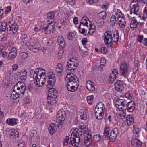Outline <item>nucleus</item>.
Wrapping results in <instances>:
<instances>
[{
  "label": "nucleus",
  "mask_w": 147,
  "mask_h": 147,
  "mask_svg": "<svg viewBox=\"0 0 147 147\" xmlns=\"http://www.w3.org/2000/svg\"><path fill=\"white\" fill-rule=\"evenodd\" d=\"M46 75L45 71L42 68L36 69L34 74V81L36 85L42 87L46 81Z\"/></svg>",
  "instance_id": "1"
},
{
  "label": "nucleus",
  "mask_w": 147,
  "mask_h": 147,
  "mask_svg": "<svg viewBox=\"0 0 147 147\" xmlns=\"http://www.w3.org/2000/svg\"><path fill=\"white\" fill-rule=\"evenodd\" d=\"M116 107L119 110H121L124 108L125 111L128 112H132L135 109V103L134 101H131L129 102L122 100H117L116 103Z\"/></svg>",
  "instance_id": "2"
},
{
  "label": "nucleus",
  "mask_w": 147,
  "mask_h": 147,
  "mask_svg": "<svg viewBox=\"0 0 147 147\" xmlns=\"http://www.w3.org/2000/svg\"><path fill=\"white\" fill-rule=\"evenodd\" d=\"M81 24L84 26H86L89 29L88 34L90 35H92L95 32L96 27L94 23H92L87 17L84 16L82 17L81 20Z\"/></svg>",
  "instance_id": "3"
},
{
  "label": "nucleus",
  "mask_w": 147,
  "mask_h": 147,
  "mask_svg": "<svg viewBox=\"0 0 147 147\" xmlns=\"http://www.w3.org/2000/svg\"><path fill=\"white\" fill-rule=\"evenodd\" d=\"M8 24L9 25V26L7 28L8 33L11 34L16 33L18 29L17 25L12 18L11 17L9 18Z\"/></svg>",
  "instance_id": "4"
},
{
  "label": "nucleus",
  "mask_w": 147,
  "mask_h": 147,
  "mask_svg": "<svg viewBox=\"0 0 147 147\" xmlns=\"http://www.w3.org/2000/svg\"><path fill=\"white\" fill-rule=\"evenodd\" d=\"M32 40H31V42H32L30 45V42L28 41V40L24 44L27 46L30 45L29 47V49L32 52L36 53L39 51L40 44L36 39L34 42H32Z\"/></svg>",
  "instance_id": "5"
},
{
  "label": "nucleus",
  "mask_w": 147,
  "mask_h": 147,
  "mask_svg": "<svg viewBox=\"0 0 147 147\" xmlns=\"http://www.w3.org/2000/svg\"><path fill=\"white\" fill-rule=\"evenodd\" d=\"M25 84L22 82H18L13 86V90L22 96L25 91Z\"/></svg>",
  "instance_id": "6"
},
{
  "label": "nucleus",
  "mask_w": 147,
  "mask_h": 147,
  "mask_svg": "<svg viewBox=\"0 0 147 147\" xmlns=\"http://www.w3.org/2000/svg\"><path fill=\"white\" fill-rule=\"evenodd\" d=\"M116 11L115 15H116L117 18L118 20V24L119 26L121 28H124L126 25V22L125 19L121 13L120 10H115Z\"/></svg>",
  "instance_id": "7"
},
{
  "label": "nucleus",
  "mask_w": 147,
  "mask_h": 147,
  "mask_svg": "<svg viewBox=\"0 0 147 147\" xmlns=\"http://www.w3.org/2000/svg\"><path fill=\"white\" fill-rule=\"evenodd\" d=\"M56 23L54 22H50L48 23L47 26H44L43 29L46 34H49L53 32L55 28L57 26Z\"/></svg>",
  "instance_id": "8"
},
{
  "label": "nucleus",
  "mask_w": 147,
  "mask_h": 147,
  "mask_svg": "<svg viewBox=\"0 0 147 147\" xmlns=\"http://www.w3.org/2000/svg\"><path fill=\"white\" fill-rule=\"evenodd\" d=\"M78 60L75 58L70 59L69 62H67V70L71 72L74 71L78 65Z\"/></svg>",
  "instance_id": "9"
},
{
  "label": "nucleus",
  "mask_w": 147,
  "mask_h": 147,
  "mask_svg": "<svg viewBox=\"0 0 147 147\" xmlns=\"http://www.w3.org/2000/svg\"><path fill=\"white\" fill-rule=\"evenodd\" d=\"M104 41L105 44L110 46L113 44L112 42V32L110 31H107L104 34Z\"/></svg>",
  "instance_id": "10"
},
{
  "label": "nucleus",
  "mask_w": 147,
  "mask_h": 147,
  "mask_svg": "<svg viewBox=\"0 0 147 147\" xmlns=\"http://www.w3.org/2000/svg\"><path fill=\"white\" fill-rule=\"evenodd\" d=\"M69 72L67 74L65 78L66 80L70 84L78 85L79 81L78 78L75 75H71Z\"/></svg>",
  "instance_id": "11"
},
{
  "label": "nucleus",
  "mask_w": 147,
  "mask_h": 147,
  "mask_svg": "<svg viewBox=\"0 0 147 147\" xmlns=\"http://www.w3.org/2000/svg\"><path fill=\"white\" fill-rule=\"evenodd\" d=\"M66 117V113L63 109L59 110L57 112V117L60 124H62V122L64 121Z\"/></svg>",
  "instance_id": "12"
},
{
  "label": "nucleus",
  "mask_w": 147,
  "mask_h": 147,
  "mask_svg": "<svg viewBox=\"0 0 147 147\" xmlns=\"http://www.w3.org/2000/svg\"><path fill=\"white\" fill-rule=\"evenodd\" d=\"M120 68L121 73L123 75H125L128 72L129 67L125 62H123L120 65Z\"/></svg>",
  "instance_id": "13"
},
{
  "label": "nucleus",
  "mask_w": 147,
  "mask_h": 147,
  "mask_svg": "<svg viewBox=\"0 0 147 147\" xmlns=\"http://www.w3.org/2000/svg\"><path fill=\"white\" fill-rule=\"evenodd\" d=\"M119 134L118 129L117 128L113 129L110 132V135L109 138L111 142H113Z\"/></svg>",
  "instance_id": "14"
},
{
  "label": "nucleus",
  "mask_w": 147,
  "mask_h": 147,
  "mask_svg": "<svg viewBox=\"0 0 147 147\" xmlns=\"http://www.w3.org/2000/svg\"><path fill=\"white\" fill-rule=\"evenodd\" d=\"M17 75L22 81H24L27 78V72L25 69L20 71L17 74Z\"/></svg>",
  "instance_id": "15"
},
{
  "label": "nucleus",
  "mask_w": 147,
  "mask_h": 147,
  "mask_svg": "<svg viewBox=\"0 0 147 147\" xmlns=\"http://www.w3.org/2000/svg\"><path fill=\"white\" fill-rule=\"evenodd\" d=\"M78 85L70 84L67 83L66 85V87L67 90L69 91L74 92L76 91L78 88Z\"/></svg>",
  "instance_id": "16"
},
{
  "label": "nucleus",
  "mask_w": 147,
  "mask_h": 147,
  "mask_svg": "<svg viewBox=\"0 0 147 147\" xmlns=\"http://www.w3.org/2000/svg\"><path fill=\"white\" fill-rule=\"evenodd\" d=\"M118 74V71L116 69H114L110 74L109 78V82L111 83L115 79Z\"/></svg>",
  "instance_id": "17"
},
{
  "label": "nucleus",
  "mask_w": 147,
  "mask_h": 147,
  "mask_svg": "<svg viewBox=\"0 0 147 147\" xmlns=\"http://www.w3.org/2000/svg\"><path fill=\"white\" fill-rule=\"evenodd\" d=\"M56 71L59 76H61L63 74V68L62 63H59L57 64L56 67Z\"/></svg>",
  "instance_id": "18"
},
{
  "label": "nucleus",
  "mask_w": 147,
  "mask_h": 147,
  "mask_svg": "<svg viewBox=\"0 0 147 147\" xmlns=\"http://www.w3.org/2000/svg\"><path fill=\"white\" fill-rule=\"evenodd\" d=\"M17 50L15 48H12L11 49V51L8 55V59H13L17 55Z\"/></svg>",
  "instance_id": "19"
},
{
  "label": "nucleus",
  "mask_w": 147,
  "mask_h": 147,
  "mask_svg": "<svg viewBox=\"0 0 147 147\" xmlns=\"http://www.w3.org/2000/svg\"><path fill=\"white\" fill-rule=\"evenodd\" d=\"M9 136L12 138H16L19 136V132L17 130L14 129H11L9 131Z\"/></svg>",
  "instance_id": "20"
},
{
  "label": "nucleus",
  "mask_w": 147,
  "mask_h": 147,
  "mask_svg": "<svg viewBox=\"0 0 147 147\" xmlns=\"http://www.w3.org/2000/svg\"><path fill=\"white\" fill-rule=\"evenodd\" d=\"M115 88L117 91H121L123 89L122 82L120 80H117L114 84Z\"/></svg>",
  "instance_id": "21"
},
{
  "label": "nucleus",
  "mask_w": 147,
  "mask_h": 147,
  "mask_svg": "<svg viewBox=\"0 0 147 147\" xmlns=\"http://www.w3.org/2000/svg\"><path fill=\"white\" fill-rule=\"evenodd\" d=\"M57 97L54 96H48L47 98V101L48 104L51 105L55 104L57 102Z\"/></svg>",
  "instance_id": "22"
},
{
  "label": "nucleus",
  "mask_w": 147,
  "mask_h": 147,
  "mask_svg": "<svg viewBox=\"0 0 147 147\" xmlns=\"http://www.w3.org/2000/svg\"><path fill=\"white\" fill-rule=\"evenodd\" d=\"M18 120L16 118H8L6 120V122L9 125L14 126L16 125Z\"/></svg>",
  "instance_id": "23"
},
{
  "label": "nucleus",
  "mask_w": 147,
  "mask_h": 147,
  "mask_svg": "<svg viewBox=\"0 0 147 147\" xmlns=\"http://www.w3.org/2000/svg\"><path fill=\"white\" fill-rule=\"evenodd\" d=\"M86 85L87 89L89 91H93L95 89L94 83L90 80H89L87 81Z\"/></svg>",
  "instance_id": "24"
},
{
  "label": "nucleus",
  "mask_w": 147,
  "mask_h": 147,
  "mask_svg": "<svg viewBox=\"0 0 147 147\" xmlns=\"http://www.w3.org/2000/svg\"><path fill=\"white\" fill-rule=\"evenodd\" d=\"M132 145L134 147H141V142L138 140L134 138L131 141Z\"/></svg>",
  "instance_id": "25"
},
{
  "label": "nucleus",
  "mask_w": 147,
  "mask_h": 147,
  "mask_svg": "<svg viewBox=\"0 0 147 147\" xmlns=\"http://www.w3.org/2000/svg\"><path fill=\"white\" fill-rule=\"evenodd\" d=\"M84 139V143L86 146H88L91 145L92 140L91 136L90 134L86 136Z\"/></svg>",
  "instance_id": "26"
},
{
  "label": "nucleus",
  "mask_w": 147,
  "mask_h": 147,
  "mask_svg": "<svg viewBox=\"0 0 147 147\" xmlns=\"http://www.w3.org/2000/svg\"><path fill=\"white\" fill-rule=\"evenodd\" d=\"M104 105L102 102H100L96 105L95 108V111H104Z\"/></svg>",
  "instance_id": "27"
},
{
  "label": "nucleus",
  "mask_w": 147,
  "mask_h": 147,
  "mask_svg": "<svg viewBox=\"0 0 147 147\" xmlns=\"http://www.w3.org/2000/svg\"><path fill=\"white\" fill-rule=\"evenodd\" d=\"M109 128L107 126H105V127L104 131L103 138L105 140H108L109 139Z\"/></svg>",
  "instance_id": "28"
},
{
  "label": "nucleus",
  "mask_w": 147,
  "mask_h": 147,
  "mask_svg": "<svg viewBox=\"0 0 147 147\" xmlns=\"http://www.w3.org/2000/svg\"><path fill=\"white\" fill-rule=\"evenodd\" d=\"M58 44L60 47L64 48L65 46V42L63 38L61 36H59L57 38Z\"/></svg>",
  "instance_id": "29"
},
{
  "label": "nucleus",
  "mask_w": 147,
  "mask_h": 147,
  "mask_svg": "<svg viewBox=\"0 0 147 147\" xmlns=\"http://www.w3.org/2000/svg\"><path fill=\"white\" fill-rule=\"evenodd\" d=\"M139 22L137 21L136 19L132 20L130 23L131 28L133 30L136 28L137 25Z\"/></svg>",
  "instance_id": "30"
},
{
  "label": "nucleus",
  "mask_w": 147,
  "mask_h": 147,
  "mask_svg": "<svg viewBox=\"0 0 147 147\" xmlns=\"http://www.w3.org/2000/svg\"><path fill=\"white\" fill-rule=\"evenodd\" d=\"M118 109V110L117 109V111L118 112V114L120 116V118L121 119L124 118L126 116V114L125 113V111L124 110V108H122L121 110H119Z\"/></svg>",
  "instance_id": "31"
},
{
  "label": "nucleus",
  "mask_w": 147,
  "mask_h": 147,
  "mask_svg": "<svg viewBox=\"0 0 147 147\" xmlns=\"http://www.w3.org/2000/svg\"><path fill=\"white\" fill-rule=\"evenodd\" d=\"M95 115L96 119L98 120H100L103 117L104 113V111H95Z\"/></svg>",
  "instance_id": "32"
},
{
  "label": "nucleus",
  "mask_w": 147,
  "mask_h": 147,
  "mask_svg": "<svg viewBox=\"0 0 147 147\" xmlns=\"http://www.w3.org/2000/svg\"><path fill=\"white\" fill-rule=\"evenodd\" d=\"M112 42H117L118 41L119 39L118 32L117 31H115L112 33Z\"/></svg>",
  "instance_id": "33"
},
{
  "label": "nucleus",
  "mask_w": 147,
  "mask_h": 147,
  "mask_svg": "<svg viewBox=\"0 0 147 147\" xmlns=\"http://www.w3.org/2000/svg\"><path fill=\"white\" fill-rule=\"evenodd\" d=\"M48 79L49 80L47 81V83L46 84V87L47 88H51L53 87L55 84V82H56V80H54L53 82V79Z\"/></svg>",
  "instance_id": "34"
},
{
  "label": "nucleus",
  "mask_w": 147,
  "mask_h": 147,
  "mask_svg": "<svg viewBox=\"0 0 147 147\" xmlns=\"http://www.w3.org/2000/svg\"><path fill=\"white\" fill-rule=\"evenodd\" d=\"M106 61V60L104 58L102 57L101 58L100 62V65L98 67V69L100 71H102V68L105 66Z\"/></svg>",
  "instance_id": "35"
},
{
  "label": "nucleus",
  "mask_w": 147,
  "mask_h": 147,
  "mask_svg": "<svg viewBox=\"0 0 147 147\" xmlns=\"http://www.w3.org/2000/svg\"><path fill=\"white\" fill-rule=\"evenodd\" d=\"M80 118L81 119L86 120L87 118L86 111L85 109L81 110L80 113Z\"/></svg>",
  "instance_id": "36"
},
{
  "label": "nucleus",
  "mask_w": 147,
  "mask_h": 147,
  "mask_svg": "<svg viewBox=\"0 0 147 147\" xmlns=\"http://www.w3.org/2000/svg\"><path fill=\"white\" fill-rule=\"evenodd\" d=\"M49 89V94L48 96H54L55 97L57 96V91L55 89L53 88H48Z\"/></svg>",
  "instance_id": "37"
},
{
  "label": "nucleus",
  "mask_w": 147,
  "mask_h": 147,
  "mask_svg": "<svg viewBox=\"0 0 147 147\" xmlns=\"http://www.w3.org/2000/svg\"><path fill=\"white\" fill-rule=\"evenodd\" d=\"M21 95L17 92L13 90V91L11 92L10 96V98L11 99H16L19 97Z\"/></svg>",
  "instance_id": "38"
},
{
  "label": "nucleus",
  "mask_w": 147,
  "mask_h": 147,
  "mask_svg": "<svg viewBox=\"0 0 147 147\" xmlns=\"http://www.w3.org/2000/svg\"><path fill=\"white\" fill-rule=\"evenodd\" d=\"M49 131L50 135H52L55 131V125L53 123H51L49 127Z\"/></svg>",
  "instance_id": "39"
},
{
  "label": "nucleus",
  "mask_w": 147,
  "mask_h": 147,
  "mask_svg": "<svg viewBox=\"0 0 147 147\" xmlns=\"http://www.w3.org/2000/svg\"><path fill=\"white\" fill-rule=\"evenodd\" d=\"M127 124L128 126L133 124L134 122V119L132 115H128L126 117Z\"/></svg>",
  "instance_id": "40"
},
{
  "label": "nucleus",
  "mask_w": 147,
  "mask_h": 147,
  "mask_svg": "<svg viewBox=\"0 0 147 147\" xmlns=\"http://www.w3.org/2000/svg\"><path fill=\"white\" fill-rule=\"evenodd\" d=\"M7 23L6 22L2 21L0 23V31H4L6 30L7 27Z\"/></svg>",
  "instance_id": "41"
},
{
  "label": "nucleus",
  "mask_w": 147,
  "mask_h": 147,
  "mask_svg": "<svg viewBox=\"0 0 147 147\" xmlns=\"http://www.w3.org/2000/svg\"><path fill=\"white\" fill-rule=\"evenodd\" d=\"M115 13H116V11H115ZM116 17H117L116 15H113L111 16L110 18V23L112 25H114L116 22Z\"/></svg>",
  "instance_id": "42"
},
{
  "label": "nucleus",
  "mask_w": 147,
  "mask_h": 147,
  "mask_svg": "<svg viewBox=\"0 0 147 147\" xmlns=\"http://www.w3.org/2000/svg\"><path fill=\"white\" fill-rule=\"evenodd\" d=\"M102 138L100 134H96L94 135L93 137L94 141L96 142H98L101 140Z\"/></svg>",
  "instance_id": "43"
},
{
  "label": "nucleus",
  "mask_w": 147,
  "mask_h": 147,
  "mask_svg": "<svg viewBox=\"0 0 147 147\" xmlns=\"http://www.w3.org/2000/svg\"><path fill=\"white\" fill-rule=\"evenodd\" d=\"M47 77L48 79H53V81L56 80L55 76L54 73L52 72H49L47 75Z\"/></svg>",
  "instance_id": "44"
},
{
  "label": "nucleus",
  "mask_w": 147,
  "mask_h": 147,
  "mask_svg": "<svg viewBox=\"0 0 147 147\" xmlns=\"http://www.w3.org/2000/svg\"><path fill=\"white\" fill-rule=\"evenodd\" d=\"M78 129L76 128L72 131L71 137H75L78 136H79V133L78 132Z\"/></svg>",
  "instance_id": "45"
},
{
  "label": "nucleus",
  "mask_w": 147,
  "mask_h": 147,
  "mask_svg": "<svg viewBox=\"0 0 147 147\" xmlns=\"http://www.w3.org/2000/svg\"><path fill=\"white\" fill-rule=\"evenodd\" d=\"M106 13L104 11L100 12L98 15V17L100 19H104L106 17Z\"/></svg>",
  "instance_id": "46"
},
{
  "label": "nucleus",
  "mask_w": 147,
  "mask_h": 147,
  "mask_svg": "<svg viewBox=\"0 0 147 147\" xmlns=\"http://www.w3.org/2000/svg\"><path fill=\"white\" fill-rule=\"evenodd\" d=\"M74 141V138H72V137H71L70 140L68 144L69 147H73L76 146L77 144Z\"/></svg>",
  "instance_id": "47"
},
{
  "label": "nucleus",
  "mask_w": 147,
  "mask_h": 147,
  "mask_svg": "<svg viewBox=\"0 0 147 147\" xmlns=\"http://www.w3.org/2000/svg\"><path fill=\"white\" fill-rule=\"evenodd\" d=\"M89 132H88V129L85 128L84 129H81L80 134L81 135H84L86 134L88 135Z\"/></svg>",
  "instance_id": "48"
},
{
  "label": "nucleus",
  "mask_w": 147,
  "mask_h": 147,
  "mask_svg": "<svg viewBox=\"0 0 147 147\" xmlns=\"http://www.w3.org/2000/svg\"><path fill=\"white\" fill-rule=\"evenodd\" d=\"M93 96L92 95H90L87 97V100L88 103L89 104H92L93 102Z\"/></svg>",
  "instance_id": "49"
},
{
  "label": "nucleus",
  "mask_w": 147,
  "mask_h": 147,
  "mask_svg": "<svg viewBox=\"0 0 147 147\" xmlns=\"http://www.w3.org/2000/svg\"><path fill=\"white\" fill-rule=\"evenodd\" d=\"M20 56L22 59H25L28 57V54L26 52H22L20 53Z\"/></svg>",
  "instance_id": "50"
},
{
  "label": "nucleus",
  "mask_w": 147,
  "mask_h": 147,
  "mask_svg": "<svg viewBox=\"0 0 147 147\" xmlns=\"http://www.w3.org/2000/svg\"><path fill=\"white\" fill-rule=\"evenodd\" d=\"M28 113H26L24 111H23L19 115L20 117L24 118L28 117Z\"/></svg>",
  "instance_id": "51"
},
{
  "label": "nucleus",
  "mask_w": 147,
  "mask_h": 147,
  "mask_svg": "<svg viewBox=\"0 0 147 147\" xmlns=\"http://www.w3.org/2000/svg\"><path fill=\"white\" fill-rule=\"evenodd\" d=\"M21 39L24 44L28 40L27 36L26 34H24L21 36Z\"/></svg>",
  "instance_id": "52"
},
{
  "label": "nucleus",
  "mask_w": 147,
  "mask_h": 147,
  "mask_svg": "<svg viewBox=\"0 0 147 147\" xmlns=\"http://www.w3.org/2000/svg\"><path fill=\"white\" fill-rule=\"evenodd\" d=\"M64 51L63 49H60L59 50L58 53L59 58L61 59L63 55V53Z\"/></svg>",
  "instance_id": "53"
},
{
  "label": "nucleus",
  "mask_w": 147,
  "mask_h": 147,
  "mask_svg": "<svg viewBox=\"0 0 147 147\" xmlns=\"http://www.w3.org/2000/svg\"><path fill=\"white\" fill-rule=\"evenodd\" d=\"M74 36V33L69 32L67 36L68 38L70 40H72Z\"/></svg>",
  "instance_id": "54"
},
{
  "label": "nucleus",
  "mask_w": 147,
  "mask_h": 147,
  "mask_svg": "<svg viewBox=\"0 0 147 147\" xmlns=\"http://www.w3.org/2000/svg\"><path fill=\"white\" fill-rule=\"evenodd\" d=\"M54 13L52 12H50L48 13L47 14V17L48 19H52L54 17Z\"/></svg>",
  "instance_id": "55"
},
{
  "label": "nucleus",
  "mask_w": 147,
  "mask_h": 147,
  "mask_svg": "<svg viewBox=\"0 0 147 147\" xmlns=\"http://www.w3.org/2000/svg\"><path fill=\"white\" fill-rule=\"evenodd\" d=\"M142 19L145 21L147 20V10H144L143 16Z\"/></svg>",
  "instance_id": "56"
},
{
  "label": "nucleus",
  "mask_w": 147,
  "mask_h": 147,
  "mask_svg": "<svg viewBox=\"0 0 147 147\" xmlns=\"http://www.w3.org/2000/svg\"><path fill=\"white\" fill-rule=\"evenodd\" d=\"M5 45L3 43H1L0 44V53L4 51L5 50Z\"/></svg>",
  "instance_id": "57"
},
{
  "label": "nucleus",
  "mask_w": 147,
  "mask_h": 147,
  "mask_svg": "<svg viewBox=\"0 0 147 147\" xmlns=\"http://www.w3.org/2000/svg\"><path fill=\"white\" fill-rule=\"evenodd\" d=\"M132 131L134 134L137 135L140 132V129L138 128L134 127Z\"/></svg>",
  "instance_id": "58"
},
{
  "label": "nucleus",
  "mask_w": 147,
  "mask_h": 147,
  "mask_svg": "<svg viewBox=\"0 0 147 147\" xmlns=\"http://www.w3.org/2000/svg\"><path fill=\"white\" fill-rule=\"evenodd\" d=\"M23 102L26 104H30L31 102V101L28 98L25 97L23 99Z\"/></svg>",
  "instance_id": "59"
},
{
  "label": "nucleus",
  "mask_w": 147,
  "mask_h": 147,
  "mask_svg": "<svg viewBox=\"0 0 147 147\" xmlns=\"http://www.w3.org/2000/svg\"><path fill=\"white\" fill-rule=\"evenodd\" d=\"M144 38L143 35H139L138 37V42L142 43Z\"/></svg>",
  "instance_id": "60"
},
{
  "label": "nucleus",
  "mask_w": 147,
  "mask_h": 147,
  "mask_svg": "<svg viewBox=\"0 0 147 147\" xmlns=\"http://www.w3.org/2000/svg\"><path fill=\"white\" fill-rule=\"evenodd\" d=\"M72 138H74V140L75 141H74L77 144H79L80 140L79 136H78V137L76 136L75 137H72Z\"/></svg>",
  "instance_id": "61"
},
{
  "label": "nucleus",
  "mask_w": 147,
  "mask_h": 147,
  "mask_svg": "<svg viewBox=\"0 0 147 147\" xmlns=\"http://www.w3.org/2000/svg\"><path fill=\"white\" fill-rule=\"evenodd\" d=\"M69 139V137L68 136H67L65 137L63 141V144L64 145H67Z\"/></svg>",
  "instance_id": "62"
},
{
  "label": "nucleus",
  "mask_w": 147,
  "mask_h": 147,
  "mask_svg": "<svg viewBox=\"0 0 147 147\" xmlns=\"http://www.w3.org/2000/svg\"><path fill=\"white\" fill-rule=\"evenodd\" d=\"M18 68V66L17 64L16 63L14 64L12 66V69L13 71H16Z\"/></svg>",
  "instance_id": "63"
},
{
  "label": "nucleus",
  "mask_w": 147,
  "mask_h": 147,
  "mask_svg": "<svg viewBox=\"0 0 147 147\" xmlns=\"http://www.w3.org/2000/svg\"><path fill=\"white\" fill-rule=\"evenodd\" d=\"M81 25H80V26L79 27L78 30L80 32L82 33V34H83L85 32V29L84 28H83L81 27Z\"/></svg>",
  "instance_id": "64"
}]
</instances>
